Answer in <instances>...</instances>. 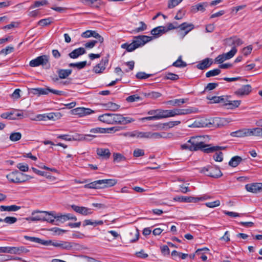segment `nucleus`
Listing matches in <instances>:
<instances>
[{
    "label": "nucleus",
    "instance_id": "7c9ffc66",
    "mask_svg": "<svg viewBox=\"0 0 262 262\" xmlns=\"http://www.w3.org/2000/svg\"><path fill=\"white\" fill-rule=\"evenodd\" d=\"M100 181L101 185H102V187H104V188L113 186L117 183V181L115 179H104L100 180Z\"/></svg>",
    "mask_w": 262,
    "mask_h": 262
},
{
    "label": "nucleus",
    "instance_id": "603ef678",
    "mask_svg": "<svg viewBox=\"0 0 262 262\" xmlns=\"http://www.w3.org/2000/svg\"><path fill=\"white\" fill-rule=\"evenodd\" d=\"M230 98L231 96L229 95H223L219 96V103H223L224 106H226L227 102Z\"/></svg>",
    "mask_w": 262,
    "mask_h": 262
},
{
    "label": "nucleus",
    "instance_id": "ddd939ff",
    "mask_svg": "<svg viewBox=\"0 0 262 262\" xmlns=\"http://www.w3.org/2000/svg\"><path fill=\"white\" fill-rule=\"evenodd\" d=\"M250 133L249 128H245L230 133V136L232 137L242 138L250 136Z\"/></svg>",
    "mask_w": 262,
    "mask_h": 262
},
{
    "label": "nucleus",
    "instance_id": "680f3d73",
    "mask_svg": "<svg viewBox=\"0 0 262 262\" xmlns=\"http://www.w3.org/2000/svg\"><path fill=\"white\" fill-rule=\"evenodd\" d=\"M140 24L141 25V27L133 30L132 33H138L146 30L147 25L143 21H140Z\"/></svg>",
    "mask_w": 262,
    "mask_h": 262
},
{
    "label": "nucleus",
    "instance_id": "473e14b6",
    "mask_svg": "<svg viewBox=\"0 0 262 262\" xmlns=\"http://www.w3.org/2000/svg\"><path fill=\"white\" fill-rule=\"evenodd\" d=\"M20 208V206H18L15 205L11 206L2 205L0 206L1 211H16L18 210Z\"/></svg>",
    "mask_w": 262,
    "mask_h": 262
},
{
    "label": "nucleus",
    "instance_id": "3c124183",
    "mask_svg": "<svg viewBox=\"0 0 262 262\" xmlns=\"http://www.w3.org/2000/svg\"><path fill=\"white\" fill-rule=\"evenodd\" d=\"M21 138V134L19 132L12 133L10 136V140L12 141H17Z\"/></svg>",
    "mask_w": 262,
    "mask_h": 262
},
{
    "label": "nucleus",
    "instance_id": "a878e982",
    "mask_svg": "<svg viewBox=\"0 0 262 262\" xmlns=\"http://www.w3.org/2000/svg\"><path fill=\"white\" fill-rule=\"evenodd\" d=\"M150 32L155 37H157L166 32V28L164 26H159L152 29Z\"/></svg>",
    "mask_w": 262,
    "mask_h": 262
},
{
    "label": "nucleus",
    "instance_id": "c03bdc74",
    "mask_svg": "<svg viewBox=\"0 0 262 262\" xmlns=\"http://www.w3.org/2000/svg\"><path fill=\"white\" fill-rule=\"evenodd\" d=\"M103 224V222L102 221H95L93 222L91 220H85L83 222V226L84 227L88 225H102Z\"/></svg>",
    "mask_w": 262,
    "mask_h": 262
},
{
    "label": "nucleus",
    "instance_id": "39448f33",
    "mask_svg": "<svg viewBox=\"0 0 262 262\" xmlns=\"http://www.w3.org/2000/svg\"><path fill=\"white\" fill-rule=\"evenodd\" d=\"M210 127H221L231 122V119L230 118L213 117L210 118Z\"/></svg>",
    "mask_w": 262,
    "mask_h": 262
},
{
    "label": "nucleus",
    "instance_id": "4d7b16f0",
    "mask_svg": "<svg viewBox=\"0 0 262 262\" xmlns=\"http://www.w3.org/2000/svg\"><path fill=\"white\" fill-rule=\"evenodd\" d=\"M141 100H142L140 96H139L138 95H133L127 97L126 98V100L128 102H135V101H138Z\"/></svg>",
    "mask_w": 262,
    "mask_h": 262
},
{
    "label": "nucleus",
    "instance_id": "4468645a",
    "mask_svg": "<svg viewBox=\"0 0 262 262\" xmlns=\"http://www.w3.org/2000/svg\"><path fill=\"white\" fill-rule=\"evenodd\" d=\"M210 118L206 116H198V127H210Z\"/></svg>",
    "mask_w": 262,
    "mask_h": 262
},
{
    "label": "nucleus",
    "instance_id": "a18cd8bd",
    "mask_svg": "<svg viewBox=\"0 0 262 262\" xmlns=\"http://www.w3.org/2000/svg\"><path fill=\"white\" fill-rule=\"evenodd\" d=\"M221 72L220 69H214L213 70H210L206 73V77L207 78L213 77L219 75Z\"/></svg>",
    "mask_w": 262,
    "mask_h": 262
},
{
    "label": "nucleus",
    "instance_id": "de8ad7c7",
    "mask_svg": "<svg viewBox=\"0 0 262 262\" xmlns=\"http://www.w3.org/2000/svg\"><path fill=\"white\" fill-rule=\"evenodd\" d=\"M186 100L184 99H175L173 100H170L167 102L168 104H171L173 106L178 105L180 106L181 104L185 103Z\"/></svg>",
    "mask_w": 262,
    "mask_h": 262
},
{
    "label": "nucleus",
    "instance_id": "13d9d810",
    "mask_svg": "<svg viewBox=\"0 0 262 262\" xmlns=\"http://www.w3.org/2000/svg\"><path fill=\"white\" fill-rule=\"evenodd\" d=\"M213 159L216 162H222L223 160V154L222 151H216L213 156Z\"/></svg>",
    "mask_w": 262,
    "mask_h": 262
},
{
    "label": "nucleus",
    "instance_id": "bb28decb",
    "mask_svg": "<svg viewBox=\"0 0 262 262\" xmlns=\"http://www.w3.org/2000/svg\"><path fill=\"white\" fill-rule=\"evenodd\" d=\"M85 188L90 189H102L104 188V187H102L100 180L95 181L87 184L84 186Z\"/></svg>",
    "mask_w": 262,
    "mask_h": 262
},
{
    "label": "nucleus",
    "instance_id": "b1692460",
    "mask_svg": "<svg viewBox=\"0 0 262 262\" xmlns=\"http://www.w3.org/2000/svg\"><path fill=\"white\" fill-rule=\"evenodd\" d=\"M113 130H114V132H116L117 130H118V129L116 128V127H115L107 128L96 127V128H92L90 130V132L93 134L105 133H111V131H113Z\"/></svg>",
    "mask_w": 262,
    "mask_h": 262
},
{
    "label": "nucleus",
    "instance_id": "f03ea898",
    "mask_svg": "<svg viewBox=\"0 0 262 262\" xmlns=\"http://www.w3.org/2000/svg\"><path fill=\"white\" fill-rule=\"evenodd\" d=\"M200 172L207 176L213 178H219L222 176L223 173L217 166H207L201 168Z\"/></svg>",
    "mask_w": 262,
    "mask_h": 262
},
{
    "label": "nucleus",
    "instance_id": "423d86ee",
    "mask_svg": "<svg viewBox=\"0 0 262 262\" xmlns=\"http://www.w3.org/2000/svg\"><path fill=\"white\" fill-rule=\"evenodd\" d=\"M172 23L174 24V26L176 27V29H179L178 31L182 35L183 37L194 28V26L191 24L184 23L179 25L177 22Z\"/></svg>",
    "mask_w": 262,
    "mask_h": 262
},
{
    "label": "nucleus",
    "instance_id": "e433bc0d",
    "mask_svg": "<svg viewBox=\"0 0 262 262\" xmlns=\"http://www.w3.org/2000/svg\"><path fill=\"white\" fill-rule=\"evenodd\" d=\"M74 245V243L69 242L68 241H62L60 242L59 248L63 250H69L72 249Z\"/></svg>",
    "mask_w": 262,
    "mask_h": 262
},
{
    "label": "nucleus",
    "instance_id": "4c0bfd02",
    "mask_svg": "<svg viewBox=\"0 0 262 262\" xmlns=\"http://www.w3.org/2000/svg\"><path fill=\"white\" fill-rule=\"evenodd\" d=\"M241 103V100H230V99L227 102L226 107L228 109L233 110L239 106Z\"/></svg>",
    "mask_w": 262,
    "mask_h": 262
},
{
    "label": "nucleus",
    "instance_id": "774afa93",
    "mask_svg": "<svg viewBox=\"0 0 262 262\" xmlns=\"http://www.w3.org/2000/svg\"><path fill=\"white\" fill-rule=\"evenodd\" d=\"M253 47L252 45H249L246 47H245L242 50V53L245 56L249 55L252 52Z\"/></svg>",
    "mask_w": 262,
    "mask_h": 262
},
{
    "label": "nucleus",
    "instance_id": "58836bf2",
    "mask_svg": "<svg viewBox=\"0 0 262 262\" xmlns=\"http://www.w3.org/2000/svg\"><path fill=\"white\" fill-rule=\"evenodd\" d=\"M121 48L122 49H126L127 52H132L137 49V46L134 43V41L130 43H125L121 45Z\"/></svg>",
    "mask_w": 262,
    "mask_h": 262
},
{
    "label": "nucleus",
    "instance_id": "0e129e2a",
    "mask_svg": "<svg viewBox=\"0 0 262 262\" xmlns=\"http://www.w3.org/2000/svg\"><path fill=\"white\" fill-rule=\"evenodd\" d=\"M165 79H169L171 80H176L179 78V77L178 75L172 73H167L165 76Z\"/></svg>",
    "mask_w": 262,
    "mask_h": 262
},
{
    "label": "nucleus",
    "instance_id": "f8f14e48",
    "mask_svg": "<svg viewBox=\"0 0 262 262\" xmlns=\"http://www.w3.org/2000/svg\"><path fill=\"white\" fill-rule=\"evenodd\" d=\"M198 150H200L206 154L213 152V146L211 144H206L202 141L198 142Z\"/></svg>",
    "mask_w": 262,
    "mask_h": 262
},
{
    "label": "nucleus",
    "instance_id": "5fc2aeb1",
    "mask_svg": "<svg viewBox=\"0 0 262 262\" xmlns=\"http://www.w3.org/2000/svg\"><path fill=\"white\" fill-rule=\"evenodd\" d=\"M237 52V50L236 49V48H235V47H232L231 50L229 52L224 54H225L227 59L228 60L232 58L235 55Z\"/></svg>",
    "mask_w": 262,
    "mask_h": 262
},
{
    "label": "nucleus",
    "instance_id": "79ce46f5",
    "mask_svg": "<svg viewBox=\"0 0 262 262\" xmlns=\"http://www.w3.org/2000/svg\"><path fill=\"white\" fill-rule=\"evenodd\" d=\"M249 129L250 132H251L250 133V136H254L262 137V128L256 127L253 128H249Z\"/></svg>",
    "mask_w": 262,
    "mask_h": 262
},
{
    "label": "nucleus",
    "instance_id": "6ab92c4d",
    "mask_svg": "<svg viewBox=\"0 0 262 262\" xmlns=\"http://www.w3.org/2000/svg\"><path fill=\"white\" fill-rule=\"evenodd\" d=\"M192 112V111L190 108L170 110V117L189 114Z\"/></svg>",
    "mask_w": 262,
    "mask_h": 262
},
{
    "label": "nucleus",
    "instance_id": "8fccbe9b",
    "mask_svg": "<svg viewBox=\"0 0 262 262\" xmlns=\"http://www.w3.org/2000/svg\"><path fill=\"white\" fill-rule=\"evenodd\" d=\"M86 65V61H84L76 62V63H71L69 64V66L70 67H76L78 69H81L84 68Z\"/></svg>",
    "mask_w": 262,
    "mask_h": 262
},
{
    "label": "nucleus",
    "instance_id": "5701e85b",
    "mask_svg": "<svg viewBox=\"0 0 262 262\" xmlns=\"http://www.w3.org/2000/svg\"><path fill=\"white\" fill-rule=\"evenodd\" d=\"M108 63V60L102 59L100 62L93 68V71L96 73H101L105 69V65Z\"/></svg>",
    "mask_w": 262,
    "mask_h": 262
},
{
    "label": "nucleus",
    "instance_id": "393cba45",
    "mask_svg": "<svg viewBox=\"0 0 262 262\" xmlns=\"http://www.w3.org/2000/svg\"><path fill=\"white\" fill-rule=\"evenodd\" d=\"M86 53L85 50L82 47L76 49L72 52L69 54L70 58L75 59L78 58L80 55H82Z\"/></svg>",
    "mask_w": 262,
    "mask_h": 262
},
{
    "label": "nucleus",
    "instance_id": "9b49d317",
    "mask_svg": "<svg viewBox=\"0 0 262 262\" xmlns=\"http://www.w3.org/2000/svg\"><path fill=\"white\" fill-rule=\"evenodd\" d=\"M46 213V211H34L32 212V216L26 219L28 221H43Z\"/></svg>",
    "mask_w": 262,
    "mask_h": 262
},
{
    "label": "nucleus",
    "instance_id": "9d476101",
    "mask_svg": "<svg viewBox=\"0 0 262 262\" xmlns=\"http://www.w3.org/2000/svg\"><path fill=\"white\" fill-rule=\"evenodd\" d=\"M71 208L76 212L83 215H88L93 213V209L87 207L72 205Z\"/></svg>",
    "mask_w": 262,
    "mask_h": 262
},
{
    "label": "nucleus",
    "instance_id": "412c9836",
    "mask_svg": "<svg viewBox=\"0 0 262 262\" xmlns=\"http://www.w3.org/2000/svg\"><path fill=\"white\" fill-rule=\"evenodd\" d=\"M251 91V86L249 84L243 85L241 88L238 89L235 92V94L237 95L244 96L248 95Z\"/></svg>",
    "mask_w": 262,
    "mask_h": 262
},
{
    "label": "nucleus",
    "instance_id": "f257e3e1",
    "mask_svg": "<svg viewBox=\"0 0 262 262\" xmlns=\"http://www.w3.org/2000/svg\"><path fill=\"white\" fill-rule=\"evenodd\" d=\"M49 56L47 55L39 56L36 58L31 60L29 62V66L31 67H36L41 66L43 68L48 69L50 68Z\"/></svg>",
    "mask_w": 262,
    "mask_h": 262
},
{
    "label": "nucleus",
    "instance_id": "0eeeda50",
    "mask_svg": "<svg viewBox=\"0 0 262 262\" xmlns=\"http://www.w3.org/2000/svg\"><path fill=\"white\" fill-rule=\"evenodd\" d=\"M133 40L134 43L137 46V48L143 46L147 42L152 39V37L146 35H139L135 36Z\"/></svg>",
    "mask_w": 262,
    "mask_h": 262
},
{
    "label": "nucleus",
    "instance_id": "ea45409f",
    "mask_svg": "<svg viewBox=\"0 0 262 262\" xmlns=\"http://www.w3.org/2000/svg\"><path fill=\"white\" fill-rule=\"evenodd\" d=\"M136 137L141 139H150V132H140L136 130Z\"/></svg>",
    "mask_w": 262,
    "mask_h": 262
},
{
    "label": "nucleus",
    "instance_id": "1a4fd4ad",
    "mask_svg": "<svg viewBox=\"0 0 262 262\" xmlns=\"http://www.w3.org/2000/svg\"><path fill=\"white\" fill-rule=\"evenodd\" d=\"M196 137L195 136L192 137L186 143L181 145L182 149H188L190 151L196 150Z\"/></svg>",
    "mask_w": 262,
    "mask_h": 262
},
{
    "label": "nucleus",
    "instance_id": "a19ab883",
    "mask_svg": "<svg viewBox=\"0 0 262 262\" xmlns=\"http://www.w3.org/2000/svg\"><path fill=\"white\" fill-rule=\"evenodd\" d=\"M56 215H54V212H47L44 214V219L43 221H47L49 223H53L54 221V217Z\"/></svg>",
    "mask_w": 262,
    "mask_h": 262
},
{
    "label": "nucleus",
    "instance_id": "37998d69",
    "mask_svg": "<svg viewBox=\"0 0 262 262\" xmlns=\"http://www.w3.org/2000/svg\"><path fill=\"white\" fill-rule=\"evenodd\" d=\"M174 200L179 202H195V200H196V198L191 197L177 196L174 198Z\"/></svg>",
    "mask_w": 262,
    "mask_h": 262
},
{
    "label": "nucleus",
    "instance_id": "864d4df0",
    "mask_svg": "<svg viewBox=\"0 0 262 262\" xmlns=\"http://www.w3.org/2000/svg\"><path fill=\"white\" fill-rule=\"evenodd\" d=\"M114 161L117 162H120L123 161H125L126 158L125 157L119 153H114Z\"/></svg>",
    "mask_w": 262,
    "mask_h": 262
},
{
    "label": "nucleus",
    "instance_id": "bf43d9fd",
    "mask_svg": "<svg viewBox=\"0 0 262 262\" xmlns=\"http://www.w3.org/2000/svg\"><path fill=\"white\" fill-rule=\"evenodd\" d=\"M122 116V115L120 114H112L113 124L114 123L121 124Z\"/></svg>",
    "mask_w": 262,
    "mask_h": 262
},
{
    "label": "nucleus",
    "instance_id": "338daca9",
    "mask_svg": "<svg viewBox=\"0 0 262 262\" xmlns=\"http://www.w3.org/2000/svg\"><path fill=\"white\" fill-rule=\"evenodd\" d=\"M220 204V200H216L213 202L206 203L205 204L207 207L212 208L219 206Z\"/></svg>",
    "mask_w": 262,
    "mask_h": 262
},
{
    "label": "nucleus",
    "instance_id": "cd10ccee",
    "mask_svg": "<svg viewBox=\"0 0 262 262\" xmlns=\"http://www.w3.org/2000/svg\"><path fill=\"white\" fill-rule=\"evenodd\" d=\"M97 154L100 157L105 159H108L111 156L110 150L107 148H98Z\"/></svg>",
    "mask_w": 262,
    "mask_h": 262
},
{
    "label": "nucleus",
    "instance_id": "c756f323",
    "mask_svg": "<svg viewBox=\"0 0 262 262\" xmlns=\"http://www.w3.org/2000/svg\"><path fill=\"white\" fill-rule=\"evenodd\" d=\"M243 159L238 156L233 157L229 162V165L232 167H236L242 161Z\"/></svg>",
    "mask_w": 262,
    "mask_h": 262
},
{
    "label": "nucleus",
    "instance_id": "f704fd0d",
    "mask_svg": "<svg viewBox=\"0 0 262 262\" xmlns=\"http://www.w3.org/2000/svg\"><path fill=\"white\" fill-rule=\"evenodd\" d=\"M188 184L183 183V182L179 181V184H176V187H177V191H181L183 193H186L189 191L188 187L187 186Z\"/></svg>",
    "mask_w": 262,
    "mask_h": 262
},
{
    "label": "nucleus",
    "instance_id": "09e8293b",
    "mask_svg": "<svg viewBox=\"0 0 262 262\" xmlns=\"http://www.w3.org/2000/svg\"><path fill=\"white\" fill-rule=\"evenodd\" d=\"M24 238L27 240H28V241H31L33 242L39 243L42 245H43V243L45 242V240L41 239L38 237H31V236L25 235V236H24Z\"/></svg>",
    "mask_w": 262,
    "mask_h": 262
},
{
    "label": "nucleus",
    "instance_id": "2eb2a0df",
    "mask_svg": "<svg viewBox=\"0 0 262 262\" xmlns=\"http://www.w3.org/2000/svg\"><path fill=\"white\" fill-rule=\"evenodd\" d=\"M50 92L59 96L63 95L64 93L63 91L52 89L49 87L39 88V96L41 95H48Z\"/></svg>",
    "mask_w": 262,
    "mask_h": 262
},
{
    "label": "nucleus",
    "instance_id": "2f4dec72",
    "mask_svg": "<svg viewBox=\"0 0 262 262\" xmlns=\"http://www.w3.org/2000/svg\"><path fill=\"white\" fill-rule=\"evenodd\" d=\"M102 105L105 110H110L112 111H115L118 110L120 107L119 105L112 102L103 103L102 104Z\"/></svg>",
    "mask_w": 262,
    "mask_h": 262
},
{
    "label": "nucleus",
    "instance_id": "49530a36",
    "mask_svg": "<svg viewBox=\"0 0 262 262\" xmlns=\"http://www.w3.org/2000/svg\"><path fill=\"white\" fill-rule=\"evenodd\" d=\"M60 241H61L45 240V242L43 243V245L53 246L54 247L59 248Z\"/></svg>",
    "mask_w": 262,
    "mask_h": 262
},
{
    "label": "nucleus",
    "instance_id": "6e6552de",
    "mask_svg": "<svg viewBox=\"0 0 262 262\" xmlns=\"http://www.w3.org/2000/svg\"><path fill=\"white\" fill-rule=\"evenodd\" d=\"M225 44L228 46L235 47L239 46L244 43V41L237 36H233L225 40Z\"/></svg>",
    "mask_w": 262,
    "mask_h": 262
},
{
    "label": "nucleus",
    "instance_id": "72a5a7b5",
    "mask_svg": "<svg viewBox=\"0 0 262 262\" xmlns=\"http://www.w3.org/2000/svg\"><path fill=\"white\" fill-rule=\"evenodd\" d=\"M72 71L71 69H59L58 70L57 73L59 78L65 79L72 73Z\"/></svg>",
    "mask_w": 262,
    "mask_h": 262
},
{
    "label": "nucleus",
    "instance_id": "4be33fe9",
    "mask_svg": "<svg viewBox=\"0 0 262 262\" xmlns=\"http://www.w3.org/2000/svg\"><path fill=\"white\" fill-rule=\"evenodd\" d=\"M213 63V61L211 58H206L200 61L198 64V69L201 70H204L210 67Z\"/></svg>",
    "mask_w": 262,
    "mask_h": 262
},
{
    "label": "nucleus",
    "instance_id": "7ed1b4c3",
    "mask_svg": "<svg viewBox=\"0 0 262 262\" xmlns=\"http://www.w3.org/2000/svg\"><path fill=\"white\" fill-rule=\"evenodd\" d=\"M25 176L24 173L16 170L7 174L6 177L10 182L20 183L26 181Z\"/></svg>",
    "mask_w": 262,
    "mask_h": 262
},
{
    "label": "nucleus",
    "instance_id": "a211bd4d",
    "mask_svg": "<svg viewBox=\"0 0 262 262\" xmlns=\"http://www.w3.org/2000/svg\"><path fill=\"white\" fill-rule=\"evenodd\" d=\"M72 114L78 115L80 117L90 115L93 112L90 108L84 107H77L72 110Z\"/></svg>",
    "mask_w": 262,
    "mask_h": 262
},
{
    "label": "nucleus",
    "instance_id": "6e6d98bb",
    "mask_svg": "<svg viewBox=\"0 0 262 262\" xmlns=\"http://www.w3.org/2000/svg\"><path fill=\"white\" fill-rule=\"evenodd\" d=\"M48 2L47 0H42L41 1H35L34 4L31 5L30 8L33 9L36 7H38L41 6L47 5Z\"/></svg>",
    "mask_w": 262,
    "mask_h": 262
},
{
    "label": "nucleus",
    "instance_id": "69168bd1",
    "mask_svg": "<svg viewBox=\"0 0 262 262\" xmlns=\"http://www.w3.org/2000/svg\"><path fill=\"white\" fill-rule=\"evenodd\" d=\"M151 76V74H148L145 73V72H140L137 73L136 76L138 79H147L150 77Z\"/></svg>",
    "mask_w": 262,
    "mask_h": 262
},
{
    "label": "nucleus",
    "instance_id": "dca6fc26",
    "mask_svg": "<svg viewBox=\"0 0 262 262\" xmlns=\"http://www.w3.org/2000/svg\"><path fill=\"white\" fill-rule=\"evenodd\" d=\"M54 219H56L57 221H59L61 223H63L68 220H73L76 221L77 220L76 216L71 213H68L63 215L60 213H58L56 216L54 217Z\"/></svg>",
    "mask_w": 262,
    "mask_h": 262
},
{
    "label": "nucleus",
    "instance_id": "c9c22d12",
    "mask_svg": "<svg viewBox=\"0 0 262 262\" xmlns=\"http://www.w3.org/2000/svg\"><path fill=\"white\" fill-rule=\"evenodd\" d=\"M156 116L158 119L170 117V110H158Z\"/></svg>",
    "mask_w": 262,
    "mask_h": 262
},
{
    "label": "nucleus",
    "instance_id": "aec40b11",
    "mask_svg": "<svg viewBox=\"0 0 262 262\" xmlns=\"http://www.w3.org/2000/svg\"><path fill=\"white\" fill-rule=\"evenodd\" d=\"M209 254V249L206 247L198 248V258L201 259L203 261L207 260V255Z\"/></svg>",
    "mask_w": 262,
    "mask_h": 262
},
{
    "label": "nucleus",
    "instance_id": "c85d7f7f",
    "mask_svg": "<svg viewBox=\"0 0 262 262\" xmlns=\"http://www.w3.org/2000/svg\"><path fill=\"white\" fill-rule=\"evenodd\" d=\"M99 120L104 123L113 124L112 114L107 113L101 115L99 116Z\"/></svg>",
    "mask_w": 262,
    "mask_h": 262
},
{
    "label": "nucleus",
    "instance_id": "e2e57ef3",
    "mask_svg": "<svg viewBox=\"0 0 262 262\" xmlns=\"http://www.w3.org/2000/svg\"><path fill=\"white\" fill-rule=\"evenodd\" d=\"M228 60L224 54L218 55L214 59L215 62L217 63H222L225 61Z\"/></svg>",
    "mask_w": 262,
    "mask_h": 262
},
{
    "label": "nucleus",
    "instance_id": "20e7f679",
    "mask_svg": "<svg viewBox=\"0 0 262 262\" xmlns=\"http://www.w3.org/2000/svg\"><path fill=\"white\" fill-rule=\"evenodd\" d=\"M29 250L24 246L20 247H2V253H7L13 254H20L27 253Z\"/></svg>",
    "mask_w": 262,
    "mask_h": 262
},
{
    "label": "nucleus",
    "instance_id": "052dcab7",
    "mask_svg": "<svg viewBox=\"0 0 262 262\" xmlns=\"http://www.w3.org/2000/svg\"><path fill=\"white\" fill-rule=\"evenodd\" d=\"M186 65V63L182 61L181 56H180L177 60L174 62L172 64V66L176 67H185Z\"/></svg>",
    "mask_w": 262,
    "mask_h": 262
},
{
    "label": "nucleus",
    "instance_id": "f3484780",
    "mask_svg": "<svg viewBox=\"0 0 262 262\" xmlns=\"http://www.w3.org/2000/svg\"><path fill=\"white\" fill-rule=\"evenodd\" d=\"M246 189L250 192L257 193L262 190V183H254L248 184L245 186Z\"/></svg>",
    "mask_w": 262,
    "mask_h": 262
}]
</instances>
